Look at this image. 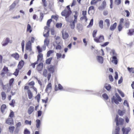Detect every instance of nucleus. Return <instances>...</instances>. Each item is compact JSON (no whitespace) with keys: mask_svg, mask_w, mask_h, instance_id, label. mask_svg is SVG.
Masks as SVG:
<instances>
[{"mask_svg":"<svg viewBox=\"0 0 134 134\" xmlns=\"http://www.w3.org/2000/svg\"><path fill=\"white\" fill-rule=\"evenodd\" d=\"M115 96H113L111 98V102H114L116 104H119V102H121L122 101V99L117 93H115Z\"/></svg>","mask_w":134,"mask_h":134,"instance_id":"obj_1","label":"nucleus"},{"mask_svg":"<svg viewBox=\"0 0 134 134\" xmlns=\"http://www.w3.org/2000/svg\"><path fill=\"white\" fill-rule=\"evenodd\" d=\"M119 116L117 115L115 119V121L116 122L117 126H118L119 125H123L124 120L121 118H119Z\"/></svg>","mask_w":134,"mask_h":134,"instance_id":"obj_2","label":"nucleus"},{"mask_svg":"<svg viewBox=\"0 0 134 134\" xmlns=\"http://www.w3.org/2000/svg\"><path fill=\"white\" fill-rule=\"evenodd\" d=\"M104 38L103 35H100L98 37H97L94 38V40L97 43H100L104 41Z\"/></svg>","mask_w":134,"mask_h":134,"instance_id":"obj_3","label":"nucleus"},{"mask_svg":"<svg viewBox=\"0 0 134 134\" xmlns=\"http://www.w3.org/2000/svg\"><path fill=\"white\" fill-rule=\"evenodd\" d=\"M71 13V11H68V10H67L66 9H65L62 11L61 14L62 16H65V17L69 16Z\"/></svg>","mask_w":134,"mask_h":134,"instance_id":"obj_4","label":"nucleus"},{"mask_svg":"<svg viewBox=\"0 0 134 134\" xmlns=\"http://www.w3.org/2000/svg\"><path fill=\"white\" fill-rule=\"evenodd\" d=\"M55 67L54 66L51 65L47 67V69L49 73L53 74L54 72Z\"/></svg>","mask_w":134,"mask_h":134,"instance_id":"obj_5","label":"nucleus"},{"mask_svg":"<svg viewBox=\"0 0 134 134\" xmlns=\"http://www.w3.org/2000/svg\"><path fill=\"white\" fill-rule=\"evenodd\" d=\"M121 130L123 134H128L131 130V129L129 127H127L126 128L123 127Z\"/></svg>","mask_w":134,"mask_h":134,"instance_id":"obj_6","label":"nucleus"},{"mask_svg":"<svg viewBox=\"0 0 134 134\" xmlns=\"http://www.w3.org/2000/svg\"><path fill=\"white\" fill-rule=\"evenodd\" d=\"M43 67V63L42 62L40 63L37 65V70L38 72H41L42 70Z\"/></svg>","mask_w":134,"mask_h":134,"instance_id":"obj_7","label":"nucleus"},{"mask_svg":"<svg viewBox=\"0 0 134 134\" xmlns=\"http://www.w3.org/2000/svg\"><path fill=\"white\" fill-rule=\"evenodd\" d=\"M96 58L98 62L101 64L103 63V58L101 56L97 55L96 56Z\"/></svg>","mask_w":134,"mask_h":134,"instance_id":"obj_8","label":"nucleus"},{"mask_svg":"<svg viewBox=\"0 0 134 134\" xmlns=\"http://www.w3.org/2000/svg\"><path fill=\"white\" fill-rule=\"evenodd\" d=\"M106 4V1H103L101 5L98 7V9L99 10H102L105 8Z\"/></svg>","mask_w":134,"mask_h":134,"instance_id":"obj_9","label":"nucleus"},{"mask_svg":"<svg viewBox=\"0 0 134 134\" xmlns=\"http://www.w3.org/2000/svg\"><path fill=\"white\" fill-rule=\"evenodd\" d=\"M24 64V62L23 60H21L20 61L18 65V68L19 69H21L23 67Z\"/></svg>","mask_w":134,"mask_h":134,"instance_id":"obj_10","label":"nucleus"},{"mask_svg":"<svg viewBox=\"0 0 134 134\" xmlns=\"http://www.w3.org/2000/svg\"><path fill=\"white\" fill-rule=\"evenodd\" d=\"M5 122L9 125H13L14 123L13 120L12 118H9L6 120Z\"/></svg>","mask_w":134,"mask_h":134,"instance_id":"obj_11","label":"nucleus"},{"mask_svg":"<svg viewBox=\"0 0 134 134\" xmlns=\"http://www.w3.org/2000/svg\"><path fill=\"white\" fill-rule=\"evenodd\" d=\"M112 59V60L111 61V62L115 65L117 64L118 63L117 57L115 56H113Z\"/></svg>","mask_w":134,"mask_h":134,"instance_id":"obj_12","label":"nucleus"},{"mask_svg":"<svg viewBox=\"0 0 134 134\" xmlns=\"http://www.w3.org/2000/svg\"><path fill=\"white\" fill-rule=\"evenodd\" d=\"M11 56L15 58L16 60H18L19 57V54L16 53L11 54Z\"/></svg>","mask_w":134,"mask_h":134,"instance_id":"obj_13","label":"nucleus"},{"mask_svg":"<svg viewBox=\"0 0 134 134\" xmlns=\"http://www.w3.org/2000/svg\"><path fill=\"white\" fill-rule=\"evenodd\" d=\"M34 108L32 106H30L28 110V113L29 115H30L34 111Z\"/></svg>","mask_w":134,"mask_h":134,"instance_id":"obj_14","label":"nucleus"},{"mask_svg":"<svg viewBox=\"0 0 134 134\" xmlns=\"http://www.w3.org/2000/svg\"><path fill=\"white\" fill-rule=\"evenodd\" d=\"M116 25V23H115L113 24L110 26V30L111 31H113L115 29Z\"/></svg>","mask_w":134,"mask_h":134,"instance_id":"obj_15","label":"nucleus"},{"mask_svg":"<svg viewBox=\"0 0 134 134\" xmlns=\"http://www.w3.org/2000/svg\"><path fill=\"white\" fill-rule=\"evenodd\" d=\"M52 88V85L51 83H49L47 85L46 88L45 90V92H47L48 89H49L50 90Z\"/></svg>","mask_w":134,"mask_h":134,"instance_id":"obj_16","label":"nucleus"},{"mask_svg":"<svg viewBox=\"0 0 134 134\" xmlns=\"http://www.w3.org/2000/svg\"><path fill=\"white\" fill-rule=\"evenodd\" d=\"M7 108L6 105L5 104H3L2 105L1 107V112L3 113L5 110Z\"/></svg>","mask_w":134,"mask_h":134,"instance_id":"obj_17","label":"nucleus"},{"mask_svg":"<svg viewBox=\"0 0 134 134\" xmlns=\"http://www.w3.org/2000/svg\"><path fill=\"white\" fill-rule=\"evenodd\" d=\"M16 3L15 2H14L9 7V10H13L15 7Z\"/></svg>","mask_w":134,"mask_h":134,"instance_id":"obj_18","label":"nucleus"},{"mask_svg":"<svg viewBox=\"0 0 134 134\" xmlns=\"http://www.w3.org/2000/svg\"><path fill=\"white\" fill-rule=\"evenodd\" d=\"M9 42V39L8 38H7L5 41L2 44L3 46H5L7 45Z\"/></svg>","mask_w":134,"mask_h":134,"instance_id":"obj_19","label":"nucleus"},{"mask_svg":"<svg viewBox=\"0 0 134 134\" xmlns=\"http://www.w3.org/2000/svg\"><path fill=\"white\" fill-rule=\"evenodd\" d=\"M102 0H92L90 4L91 5H95L98 2H100Z\"/></svg>","mask_w":134,"mask_h":134,"instance_id":"obj_20","label":"nucleus"},{"mask_svg":"<svg viewBox=\"0 0 134 134\" xmlns=\"http://www.w3.org/2000/svg\"><path fill=\"white\" fill-rule=\"evenodd\" d=\"M28 98L29 99H31L32 97V94L30 90H28L27 91Z\"/></svg>","mask_w":134,"mask_h":134,"instance_id":"obj_21","label":"nucleus"},{"mask_svg":"<svg viewBox=\"0 0 134 134\" xmlns=\"http://www.w3.org/2000/svg\"><path fill=\"white\" fill-rule=\"evenodd\" d=\"M14 129L15 127L13 126H10L9 127V131L11 133H12L13 132Z\"/></svg>","mask_w":134,"mask_h":134,"instance_id":"obj_22","label":"nucleus"},{"mask_svg":"<svg viewBox=\"0 0 134 134\" xmlns=\"http://www.w3.org/2000/svg\"><path fill=\"white\" fill-rule=\"evenodd\" d=\"M36 127L37 128H39L41 124V121L39 119H37L36 120Z\"/></svg>","mask_w":134,"mask_h":134,"instance_id":"obj_23","label":"nucleus"},{"mask_svg":"<svg viewBox=\"0 0 134 134\" xmlns=\"http://www.w3.org/2000/svg\"><path fill=\"white\" fill-rule=\"evenodd\" d=\"M99 26L100 28L101 29L103 27V20H100L99 23Z\"/></svg>","mask_w":134,"mask_h":134,"instance_id":"obj_24","label":"nucleus"},{"mask_svg":"<svg viewBox=\"0 0 134 134\" xmlns=\"http://www.w3.org/2000/svg\"><path fill=\"white\" fill-rule=\"evenodd\" d=\"M56 86H55V91H57L58 90H62L63 87L60 84H59L58 85V88H56Z\"/></svg>","mask_w":134,"mask_h":134,"instance_id":"obj_25","label":"nucleus"},{"mask_svg":"<svg viewBox=\"0 0 134 134\" xmlns=\"http://www.w3.org/2000/svg\"><path fill=\"white\" fill-rule=\"evenodd\" d=\"M52 59V58L51 57L47 59L46 60V63L48 64H50Z\"/></svg>","mask_w":134,"mask_h":134,"instance_id":"obj_26","label":"nucleus"},{"mask_svg":"<svg viewBox=\"0 0 134 134\" xmlns=\"http://www.w3.org/2000/svg\"><path fill=\"white\" fill-rule=\"evenodd\" d=\"M43 55L42 53H39L37 56V59L38 60H39L41 59V61L43 59Z\"/></svg>","mask_w":134,"mask_h":134,"instance_id":"obj_27","label":"nucleus"},{"mask_svg":"<svg viewBox=\"0 0 134 134\" xmlns=\"http://www.w3.org/2000/svg\"><path fill=\"white\" fill-rule=\"evenodd\" d=\"M20 69H19L18 68L16 69L15 72L13 74V75H15L16 76H17L19 74V70Z\"/></svg>","mask_w":134,"mask_h":134,"instance_id":"obj_28","label":"nucleus"},{"mask_svg":"<svg viewBox=\"0 0 134 134\" xmlns=\"http://www.w3.org/2000/svg\"><path fill=\"white\" fill-rule=\"evenodd\" d=\"M128 71L130 73H132V74L134 73V68H130L128 67L127 68Z\"/></svg>","mask_w":134,"mask_h":134,"instance_id":"obj_29","label":"nucleus"},{"mask_svg":"<svg viewBox=\"0 0 134 134\" xmlns=\"http://www.w3.org/2000/svg\"><path fill=\"white\" fill-rule=\"evenodd\" d=\"M2 99L3 100H4L6 98V94L4 92H2L1 93Z\"/></svg>","mask_w":134,"mask_h":134,"instance_id":"obj_30","label":"nucleus"},{"mask_svg":"<svg viewBox=\"0 0 134 134\" xmlns=\"http://www.w3.org/2000/svg\"><path fill=\"white\" fill-rule=\"evenodd\" d=\"M44 45L48 46L49 43V41L47 38H46L44 41Z\"/></svg>","mask_w":134,"mask_h":134,"instance_id":"obj_31","label":"nucleus"},{"mask_svg":"<svg viewBox=\"0 0 134 134\" xmlns=\"http://www.w3.org/2000/svg\"><path fill=\"white\" fill-rule=\"evenodd\" d=\"M53 52V50H49L48 51L47 53V57H49L51 54Z\"/></svg>","mask_w":134,"mask_h":134,"instance_id":"obj_32","label":"nucleus"},{"mask_svg":"<svg viewBox=\"0 0 134 134\" xmlns=\"http://www.w3.org/2000/svg\"><path fill=\"white\" fill-rule=\"evenodd\" d=\"M27 31H29L30 33H31L32 31L31 27L29 24H28L27 26Z\"/></svg>","mask_w":134,"mask_h":134,"instance_id":"obj_33","label":"nucleus"},{"mask_svg":"<svg viewBox=\"0 0 134 134\" xmlns=\"http://www.w3.org/2000/svg\"><path fill=\"white\" fill-rule=\"evenodd\" d=\"M75 15L74 16V21H76V22L77 19V16H78V14L77 12L76 11H75Z\"/></svg>","mask_w":134,"mask_h":134,"instance_id":"obj_34","label":"nucleus"},{"mask_svg":"<svg viewBox=\"0 0 134 134\" xmlns=\"http://www.w3.org/2000/svg\"><path fill=\"white\" fill-rule=\"evenodd\" d=\"M111 86L110 84H108L105 87V89L108 91H109L111 89Z\"/></svg>","mask_w":134,"mask_h":134,"instance_id":"obj_35","label":"nucleus"},{"mask_svg":"<svg viewBox=\"0 0 134 134\" xmlns=\"http://www.w3.org/2000/svg\"><path fill=\"white\" fill-rule=\"evenodd\" d=\"M24 134H30V132L26 128L24 130Z\"/></svg>","mask_w":134,"mask_h":134,"instance_id":"obj_36","label":"nucleus"},{"mask_svg":"<svg viewBox=\"0 0 134 134\" xmlns=\"http://www.w3.org/2000/svg\"><path fill=\"white\" fill-rule=\"evenodd\" d=\"M37 50L38 52V53H40L42 51V48H41L40 46H38L37 47Z\"/></svg>","mask_w":134,"mask_h":134,"instance_id":"obj_37","label":"nucleus"},{"mask_svg":"<svg viewBox=\"0 0 134 134\" xmlns=\"http://www.w3.org/2000/svg\"><path fill=\"white\" fill-rule=\"evenodd\" d=\"M103 97L106 100H107L109 98V97L107 94L106 93H104L102 95Z\"/></svg>","mask_w":134,"mask_h":134,"instance_id":"obj_38","label":"nucleus"},{"mask_svg":"<svg viewBox=\"0 0 134 134\" xmlns=\"http://www.w3.org/2000/svg\"><path fill=\"white\" fill-rule=\"evenodd\" d=\"M14 78H12L10 79L9 81V85L10 87L12 85V84L14 81Z\"/></svg>","mask_w":134,"mask_h":134,"instance_id":"obj_39","label":"nucleus"},{"mask_svg":"<svg viewBox=\"0 0 134 134\" xmlns=\"http://www.w3.org/2000/svg\"><path fill=\"white\" fill-rule=\"evenodd\" d=\"M65 19L66 21L69 22L71 23L72 21L71 18L69 16L65 17Z\"/></svg>","mask_w":134,"mask_h":134,"instance_id":"obj_40","label":"nucleus"},{"mask_svg":"<svg viewBox=\"0 0 134 134\" xmlns=\"http://www.w3.org/2000/svg\"><path fill=\"white\" fill-rule=\"evenodd\" d=\"M117 91L122 97H124L125 96L124 93L121 91L119 89H118Z\"/></svg>","mask_w":134,"mask_h":134,"instance_id":"obj_41","label":"nucleus"},{"mask_svg":"<svg viewBox=\"0 0 134 134\" xmlns=\"http://www.w3.org/2000/svg\"><path fill=\"white\" fill-rule=\"evenodd\" d=\"M93 19H92L91 20L89 25L88 26H87V27H89L92 26L93 25Z\"/></svg>","mask_w":134,"mask_h":134,"instance_id":"obj_42","label":"nucleus"},{"mask_svg":"<svg viewBox=\"0 0 134 134\" xmlns=\"http://www.w3.org/2000/svg\"><path fill=\"white\" fill-rule=\"evenodd\" d=\"M118 114L120 116H122L124 114V113L123 111L119 109L118 110Z\"/></svg>","mask_w":134,"mask_h":134,"instance_id":"obj_43","label":"nucleus"},{"mask_svg":"<svg viewBox=\"0 0 134 134\" xmlns=\"http://www.w3.org/2000/svg\"><path fill=\"white\" fill-rule=\"evenodd\" d=\"M62 35L63 38L64 40L66 39L69 36L68 34H62Z\"/></svg>","mask_w":134,"mask_h":134,"instance_id":"obj_44","label":"nucleus"},{"mask_svg":"<svg viewBox=\"0 0 134 134\" xmlns=\"http://www.w3.org/2000/svg\"><path fill=\"white\" fill-rule=\"evenodd\" d=\"M15 103V101L14 99H13L12 100L11 102L9 104L11 106L14 107V104Z\"/></svg>","mask_w":134,"mask_h":134,"instance_id":"obj_45","label":"nucleus"},{"mask_svg":"<svg viewBox=\"0 0 134 134\" xmlns=\"http://www.w3.org/2000/svg\"><path fill=\"white\" fill-rule=\"evenodd\" d=\"M44 28L45 30L44 32H46V34H49V28L47 26H46L44 27Z\"/></svg>","mask_w":134,"mask_h":134,"instance_id":"obj_46","label":"nucleus"},{"mask_svg":"<svg viewBox=\"0 0 134 134\" xmlns=\"http://www.w3.org/2000/svg\"><path fill=\"white\" fill-rule=\"evenodd\" d=\"M76 22L74 21L71 23V22L70 25L72 29H73L74 28L75 26V24Z\"/></svg>","mask_w":134,"mask_h":134,"instance_id":"obj_47","label":"nucleus"},{"mask_svg":"<svg viewBox=\"0 0 134 134\" xmlns=\"http://www.w3.org/2000/svg\"><path fill=\"white\" fill-rule=\"evenodd\" d=\"M118 30L119 31H120L122 29V25L121 24H120L118 26Z\"/></svg>","mask_w":134,"mask_h":134,"instance_id":"obj_48","label":"nucleus"},{"mask_svg":"<svg viewBox=\"0 0 134 134\" xmlns=\"http://www.w3.org/2000/svg\"><path fill=\"white\" fill-rule=\"evenodd\" d=\"M52 21V20L51 19L48 20L47 22V25L48 27H49L50 26V24Z\"/></svg>","mask_w":134,"mask_h":134,"instance_id":"obj_49","label":"nucleus"},{"mask_svg":"<svg viewBox=\"0 0 134 134\" xmlns=\"http://www.w3.org/2000/svg\"><path fill=\"white\" fill-rule=\"evenodd\" d=\"M111 52L113 55V56L117 57V54L115 52V51L114 49H113L111 50Z\"/></svg>","mask_w":134,"mask_h":134,"instance_id":"obj_50","label":"nucleus"},{"mask_svg":"<svg viewBox=\"0 0 134 134\" xmlns=\"http://www.w3.org/2000/svg\"><path fill=\"white\" fill-rule=\"evenodd\" d=\"M14 116V113L13 111L11 110L9 114V116L10 117V118H12Z\"/></svg>","mask_w":134,"mask_h":134,"instance_id":"obj_51","label":"nucleus"},{"mask_svg":"<svg viewBox=\"0 0 134 134\" xmlns=\"http://www.w3.org/2000/svg\"><path fill=\"white\" fill-rule=\"evenodd\" d=\"M8 68L5 66H4L3 68L2 71H4L6 72H8Z\"/></svg>","mask_w":134,"mask_h":134,"instance_id":"obj_52","label":"nucleus"},{"mask_svg":"<svg viewBox=\"0 0 134 134\" xmlns=\"http://www.w3.org/2000/svg\"><path fill=\"white\" fill-rule=\"evenodd\" d=\"M44 16L43 13L42 12H41L40 13V21H41L43 18V17Z\"/></svg>","mask_w":134,"mask_h":134,"instance_id":"obj_53","label":"nucleus"},{"mask_svg":"<svg viewBox=\"0 0 134 134\" xmlns=\"http://www.w3.org/2000/svg\"><path fill=\"white\" fill-rule=\"evenodd\" d=\"M130 25V23L128 21H126L125 22L124 25L126 28H128Z\"/></svg>","mask_w":134,"mask_h":134,"instance_id":"obj_54","label":"nucleus"},{"mask_svg":"<svg viewBox=\"0 0 134 134\" xmlns=\"http://www.w3.org/2000/svg\"><path fill=\"white\" fill-rule=\"evenodd\" d=\"M25 123L26 124L31 125V121H29L28 120H26L25 121Z\"/></svg>","mask_w":134,"mask_h":134,"instance_id":"obj_55","label":"nucleus"},{"mask_svg":"<svg viewBox=\"0 0 134 134\" xmlns=\"http://www.w3.org/2000/svg\"><path fill=\"white\" fill-rule=\"evenodd\" d=\"M57 58L58 59L62 57V55L61 53H57L56 54Z\"/></svg>","mask_w":134,"mask_h":134,"instance_id":"obj_56","label":"nucleus"},{"mask_svg":"<svg viewBox=\"0 0 134 134\" xmlns=\"http://www.w3.org/2000/svg\"><path fill=\"white\" fill-rule=\"evenodd\" d=\"M115 3L117 5H119L121 3V0H115Z\"/></svg>","mask_w":134,"mask_h":134,"instance_id":"obj_57","label":"nucleus"},{"mask_svg":"<svg viewBox=\"0 0 134 134\" xmlns=\"http://www.w3.org/2000/svg\"><path fill=\"white\" fill-rule=\"evenodd\" d=\"M109 77L110 81L113 82L114 80V79L112 76L111 75H109Z\"/></svg>","mask_w":134,"mask_h":134,"instance_id":"obj_58","label":"nucleus"},{"mask_svg":"<svg viewBox=\"0 0 134 134\" xmlns=\"http://www.w3.org/2000/svg\"><path fill=\"white\" fill-rule=\"evenodd\" d=\"M37 116L38 117L41 116L42 114V112L41 110H38L37 112Z\"/></svg>","mask_w":134,"mask_h":134,"instance_id":"obj_59","label":"nucleus"},{"mask_svg":"<svg viewBox=\"0 0 134 134\" xmlns=\"http://www.w3.org/2000/svg\"><path fill=\"white\" fill-rule=\"evenodd\" d=\"M62 24L61 23H57L56 25V26L57 28L61 27L62 26Z\"/></svg>","mask_w":134,"mask_h":134,"instance_id":"obj_60","label":"nucleus"},{"mask_svg":"<svg viewBox=\"0 0 134 134\" xmlns=\"http://www.w3.org/2000/svg\"><path fill=\"white\" fill-rule=\"evenodd\" d=\"M47 71L46 69H44L43 71V76L46 77L47 76Z\"/></svg>","mask_w":134,"mask_h":134,"instance_id":"obj_61","label":"nucleus"},{"mask_svg":"<svg viewBox=\"0 0 134 134\" xmlns=\"http://www.w3.org/2000/svg\"><path fill=\"white\" fill-rule=\"evenodd\" d=\"M109 42H107L104 43L103 44L101 45V46L102 47H105L107 45L109 44Z\"/></svg>","mask_w":134,"mask_h":134,"instance_id":"obj_62","label":"nucleus"},{"mask_svg":"<svg viewBox=\"0 0 134 134\" xmlns=\"http://www.w3.org/2000/svg\"><path fill=\"white\" fill-rule=\"evenodd\" d=\"M25 49L27 50H29L30 51H31V48L30 46H29L26 45L25 47Z\"/></svg>","mask_w":134,"mask_h":134,"instance_id":"obj_63","label":"nucleus"},{"mask_svg":"<svg viewBox=\"0 0 134 134\" xmlns=\"http://www.w3.org/2000/svg\"><path fill=\"white\" fill-rule=\"evenodd\" d=\"M21 125V123L20 122H18L16 124V128H17L18 127H19Z\"/></svg>","mask_w":134,"mask_h":134,"instance_id":"obj_64","label":"nucleus"}]
</instances>
